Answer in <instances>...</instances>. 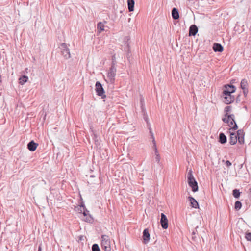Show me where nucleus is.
I'll use <instances>...</instances> for the list:
<instances>
[{
    "mask_svg": "<svg viewBox=\"0 0 251 251\" xmlns=\"http://www.w3.org/2000/svg\"><path fill=\"white\" fill-rule=\"evenodd\" d=\"M226 166H230L231 165V163L228 161V160H227L226 162Z\"/></svg>",
    "mask_w": 251,
    "mask_h": 251,
    "instance_id": "31",
    "label": "nucleus"
},
{
    "mask_svg": "<svg viewBox=\"0 0 251 251\" xmlns=\"http://www.w3.org/2000/svg\"><path fill=\"white\" fill-rule=\"evenodd\" d=\"M80 209L79 213H82V216H80L82 220L86 222L91 223L93 221V218L90 214L89 211L84 206V204L83 202H80L79 204Z\"/></svg>",
    "mask_w": 251,
    "mask_h": 251,
    "instance_id": "1",
    "label": "nucleus"
},
{
    "mask_svg": "<svg viewBox=\"0 0 251 251\" xmlns=\"http://www.w3.org/2000/svg\"><path fill=\"white\" fill-rule=\"evenodd\" d=\"M223 121L228 124V126L230 127V129H232L236 130L237 129V125L234 120V116L233 114H228L225 113V117L223 118Z\"/></svg>",
    "mask_w": 251,
    "mask_h": 251,
    "instance_id": "2",
    "label": "nucleus"
},
{
    "mask_svg": "<svg viewBox=\"0 0 251 251\" xmlns=\"http://www.w3.org/2000/svg\"><path fill=\"white\" fill-rule=\"evenodd\" d=\"M83 237H80L79 236V240H82L83 239Z\"/></svg>",
    "mask_w": 251,
    "mask_h": 251,
    "instance_id": "33",
    "label": "nucleus"
},
{
    "mask_svg": "<svg viewBox=\"0 0 251 251\" xmlns=\"http://www.w3.org/2000/svg\"><path fill=\"white\" fill-rule=\"evenodd\" d=\"M172 15L173 18L175 20H177L179 18L178 11L176 8H173L172 10Z\"/></svg>",
    "mask_w": 251,
    "mask_h": 251,
    "instance_id": "20",
    "label": "nucleus"
},
{
    "mask_svg": "<svg viewBox=\"0 0 251 251\" xmlns=\"http://www.w3.org/2000/svg\"><path fill=\"white\" fill-rule=\"evenodd\" d=\"M116 68L115 67L114 64H113L110 68L107 75V81L111 83H113L115 81V77L116 76Z\"/></svg>",
    "mask_w": 251,
    "mask_h": 251,
    "instance_id": "3",
    "label": "nucleus"
},
{
    "mask_svg": "<svg viewBox=\"0 0 251 251\" xmlns=\"http://www.w3.org/2000/svg\"><path fill=\"white\" fill-rule=\"evenodd\" d=\"M237 137L236 134L234 133H230V137L229 139V143L231 145H234L237 141Z\"/></svg>",
    "mask_w": 251,
    "mask_h": 251,
    "instance_id": "18",
    "label": "nucleus"
},
{
    "mask_svg": "<svg viewBox=\"0 0 251 251\" xmlns=\"http://www.w3.org/2000/svg\"><path fill=\"white\" fill-rule=\"evenodd\" d=\"M187 177H188V181H191V180H193V179H195L194 176H193V174H192V170H190L188 173V175H187Z\"/></svg>",
    "mask_w": 251,
    "mask_h": 251,
    "instance_id": "25",
    "label": "nucleus"
},
{
    "mask_svg": "<svg viewBox=\"0 0 251 251\" xmlns=\"http://www.w3.org/2000/svg\"><path fill=\"white\" fill-rule=\"evenodd\" d=\"M95 87H96L95 90H96V91L98 95H99L100 96H101L102 97H103V96H105L104 95V89H103L101 84L99 82L97 81L96 82Z\"/></svg>",
    "mask_w": 251,
    "mask_h": 251,
    "instance_id": "7",
    "label": "nucleus"
},
{
    "mask_svg": "<svg viewBox=\"0 0 251 251\" xmlns=\"http://www.w3.org/2000/svg\"><path fill=\"white\" fill-rule=\"evenodd\" d=\"M61 52L65 59H68L70 57V50L65 43H62L60 46Z\"/></svg>",
    "mask_w": 251,
    "mask_h": 251,
    "instance_id": "5",
    "label": "nucleus"
},
{
    "mask_svg": "<svg viewBox=\"0 0 251 251\" xmlns=\"http://www.w3.org/2000/svg\"><path fill=\"white\" fill-rule=\"evenodd\" d=\"M247 81L246 79L242 80L241 82V88L243 89L245 96H246L248 93V90L247 89Z\"/></svg>",
    "mask_w": 251,
    "mask_h": 251,
    "instance_id": "12",
    "label": "nucleus"
},
{
    "mask_svg": "<svg viewBox=\"0 0 251 251\" xmlns=\"http://www.w3.org/2000/svg\"><path fill=\"white\" fill-rule=\"evenodd\" d=\"M1 76L0 75V82H1Z\"/></svg>",
    "mask_w": 251,
    "mask_h": 251,
    "instance_id": "34",
    "label": "nucleus"
},
{
    "mask_svg": "<svg viewBox=\"0 0 251 251\" xmlns=\"http://www.w3.org/2000/svg\"><path fill=\"white\" fill-rule=\"evenodd\" d=\"M213 49L215 52H222L223 50V47L219 43H214Z\"/></svg>",
    "mask_w": 251,
    "mask_h": 251,
    "instance_id": "19",
    "label": "nucleus"
},
{
    "mask_svg": "<svg viewBox=\"0 0 251 251\" xmlns=\"http://www.w3.org/2000/svg\"><path fill=\"white\" fill-rule=\"evenodd\" d=\"M134 3H135L134 0H127L128 9L129 10V11H133Z\"/></svg>",
    "mask_w": 251,
    "mask_h": 251,
    "instance_id": "21",
    "label": "nucleus"
},
{
    "mask_svg": "<svg viewBox=\"0 0 251 251\" xmlns=\"http://www.w3.org/2000/svg\"><path fill=\"white\" fill-rule=\"evenodd\" d=\"M241 206H242V204H241V202H240L239 201H237L235 202V209L236 210H239L241 208Z\"/></svg>",
    "mask_w": 251,
    "mask_h": 251,
    "instance_id": "27",
    "label": "nucleus"
},
{
    "mask_svg": "<svg viewBox=\"0 0 251 251\" xmlns=\"http://www.w3.org/2000/svg\"><path fill=\"white\" fill-rule=\"evenodd\" d=\"M101 245L105 251H110L111 242L108 236L103 235L101 236Z\"/></svg>",
    "mask_w": 251,
    "mask_h": 251,
    "instance_id": "4",
    "label": "nucleus"
},
{
    "mask_svg": "<svg viewBox=\"0 0 251 251\" xmlns=\"http://www.w3.org/2000/svg\"><path fill=\"white\" fill-rule=\"evenodd\" d=\"M188 199L190 201L191 206L194 208H199V204L197 201L192 197L189 196L188 197Z\"/></svg>",
    "mask_w": 251,
    "mask_h": 251,
    "instance_id": "16",
    "label": "nucleus"
},
{
    "mask_svg": "<svg viewBox=\"0 0 251 251\" xmlns=\"http://www.w3.org/2000/svg\"><path fill=\"white\" fill-rule=\"evenodd\" d=\"M160 223L161 225V226L163 229H166L168 228V219L164 213L161 214Z\"/></svg>",
    "mask_w": 251,
    "mask_h": 251,
    "instance_id": "8",
    "label": "nucleus"
},
{
    "mask_svg": "<svg viewBox=\"0 0 251 251\" xmlns=\"http://www.w3.org/2000/svg\"><path fill=\"white\" fill-rule=\"evenodd\" d=\"M97 29L99 33H100L104 30V25L102 22H99L97 24Z\"/></svg>",
    "mask_w": 251,
    "mask_h": 251,
    "instance_id": "22",
    "label": "nucleus"
},
{
    "mask_svg": "<svg viewBox=\"0 0 251 251\" xmlns=\"http://www.w3.org/2000/svg\"><path fill=\"white\" fill-rule=\"evenodd\" d=\"M231 106H226L225 108V112L226 113H228V112H229L230 110H231Z\"/></svg>",
    "mask_w": 251,
    "mask_h": 251,
    "instance_id": "30",
    "label": "nucleus"
},
{
    "mask_svg": "<svg viewBox=\"0 0 251 251\" xmlns=\"http://www.w3.org/2000/svg\"><path fill=\"white\" fill-rule=\"evenodd\" d=\"M237 137L238 142L241 144L244 143V135L245 133L242 130H239L237 133Z\"/></svg>",
    "mask_w": 251,
    "mask_h": 251,
    "instance_id": "10",
    "label": "nucleus"
},
{
    "mask_svg": "<svg viewBox=\"0 0 251 251\" xmlns=\"http://www.w3.org/2000/svg\"><path fill=\"white\" fill-rule=\"evenodd\" d=\"M38 144L35 143L33 141L29 142L27 145L28 149L31 151H33L36 150Z\"/></svg>",
    "mask_w": 251,
    "mask_h": 251,
    "instance_id": "14",
    "label": "nucleus"
},
{
    "mask_svg": "<svg viewBox=\"0 0 251 251\" xmlns=\"http://www.w3.org/2000/svg\"><path fill=\"white\" fill-rule=\"evenodd\" d=\"M28 79V76L26 75H23L19 78V83L21 85H23L27 81Z\"/></svg>",
    "mask_w": 251,
    "mask_h": 251,
    "instance_id": "23",
    "label": "nucleus"
},
{
    "mask_svg": "<svg viewBox=\"0 0 251 251\" xmlns=\"http://www.w3.org/2000/svg\"><path fill=\"white\" fill-rule=\"evenodd\" d=\"M235 90L236 88L234 86L228 85L225 86L223 92L226 93V94H232L235 91Z\"/></svg>",
    "mask_w": 251,
    "mask_h": 251,
    "instance_id": "11",
    "label": "nucleus"
},
{
    "mask_svg": "<svg viewBox=\"0 0 251 251\" xmlns=\"http://www.w3.org/2000/svg\"><path fill=\"white\" fill-rule=\"evenodd\" d=\"M223 102L226 104H230L234 101L235 97L232 94H226L223 92Z\"/></svg>",
    "mask_w": 251,
    "mask_h": 251,
    "instance_id": "6",
    "label": "nucleus"
},
{
    "mask_svg": "<svg viewBox=\"0 0 251 251\" xmlns=\"http://www.w3.org/2000/svg\"><path fill=\"white\" fill-rule=\"evenodd\" d=\"M152 142H153V143L154 144V151H155V160L156 161L159 163L160 162V155H159V152L157 150V148H156V143H155V139L152 136Z\"/></svg>",
    "mask_w": 251,
    "mask_h": 251,
    "instance_id": "13",
    "label": "nucleus"
},
{
    "mask_svg": "<svg viewBox=\"0 0 251 251\" xmlns=\"http://www.w3.org/2000/svg\"><path fill=\"white\" fill-rule=\"evenodd\" d=\"M38 251H42V248L41 246H39Z\"/></svg>",
    "mask_w": 251,
    "mask_h": 251,
    "instance_id": "32",
    "label": "nucleus"
},
{
    "mask_svg": "<svg viewBox=\"0 0 251 251\" xmlns=\"http://www.w3.org/2000/svg\"><path fill=\"white\" fill-rule=\"evenodd\" d=\"M188 183L189 186L191 187L194 192H196L198 190V183L195 179L191 180V181H188Z\"/></svg>",
    "mask_w": 251,
    "mask_h": 251,
    "instance_id": "9",
    "label": "nucleus"
},
{
    "mask_svg": "<svg viewBox=\"0 0 251 251\" xmlns=\"http://www.w3.org/2000/svg\"><path fill=\"white\" fill-rule=\"evenodd\" d=\"M198 32V28L196 25H192L189 28V36H194Z\"/></svg>",
    "mask_w": 251,
    "mask_h": 251,
    "instance_id": "17",
    "label": "nucleus"
},
{
    "mask_svg": "<svg viewBox=\"0 0 251 251\" xmlns=\"http://www.w3.org/2000/svg\"><path fill=\"white\" fill-rule=\"evenodd\" d=\"M150 233L148 229H145L143 231V239L144 243H147L150 240Z\"/></svg>",
    "mask_w": 251,
    "mask_h": 251,
    "instance_id": "15",
    "label": "nucleus"
},
{
    "mask_svg": "<svg viewBox=\"0 0 251 251\" xmlns=\"http://www.w3.org/2000/svg\"><path fill=\"white\" fill-rule=\"evenodd\" d=\"M219 141L222 144H224L226 142V137L224 133H220L219 135Z\"/></svg>",
    "mask_w": 251,
    "mask_h": 251,
    "instance_id": "24",
    "label": "nucleus"
},
{
    "mask_svg": "<svg viewBox=\"0 0 251 251\" xmlns=\"http://www.w3.org/2000/svg\"><path fill=\"white\" fill-rule=\"evenodd\" d=\"M240 193L237 189H235L233 191V195L236 198H238L240 196Z\"/></svg>",
    "mask_w": 251,
    "mask_h": 251,
    "instance_id": "26",
    "label": "nucleus"
},
{
    "mask_svg": "<svg viewBox=\"0 0 251 251\" xmlns=\"http://www.w3.org/2000/svg\"><path fill=\"white\" fill-rule=\"evenodd\" d=\"M92 251H100L99 246L97 244H95L92 246Z\"/></svg>",
    "mask_w": 251,
    "mask_h": 251,
    "instance_id": "28",
    "label": "nucleus"
},
{
    "mask_svg": "<svg viewBox=\"0 0 251 251\" xmlns=\"http://www.w3.org/2000/svg\"><path fill=\"white\" fill-rule=\"evenodd\" d=\"M245 238L248 241H251V233H246Z\"/></svg>",
    "mask_w": 251,
    "mask_h": 251,
    "instance_id": "29",
    "label": "nucleus"
}]
</instances>
